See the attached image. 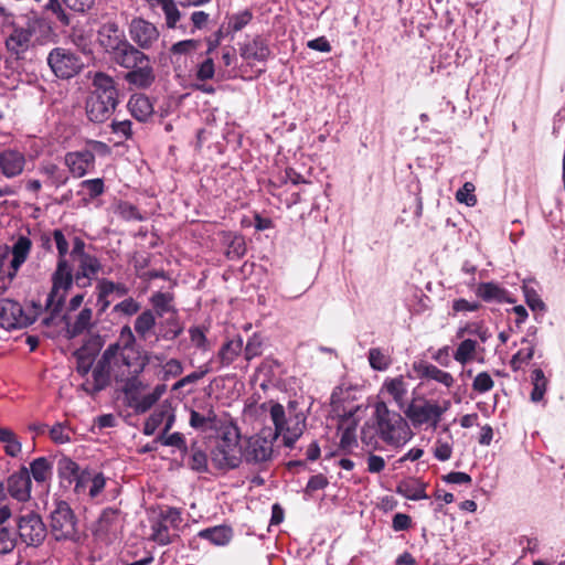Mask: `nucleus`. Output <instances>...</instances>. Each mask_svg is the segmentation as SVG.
I'll use <instances>...</instances> for the list:
<instances>
[{
  "instance_id": "59",
  "label": "nucleus",
  "mask_w": 565,
  "mask_h": 565,
  "mask_svg": "<svg viewBox=\"0 0 565 565\" xmlns=\"http://www.w3.org/2000/svg\"><path fill=\"white\" fill-rule=\"evenodd\" d=\"M534 355V347L530 345L526 349L519 350L515 354H513L512 359L510 360V366L511 369L516 372L521 369L522 364L527 363L530 360H532Z\"/></svg>"
},
{
  "instance_id": "20",
  "label": "nucleus",
  "mask_w": 565,
  "mask_h": 565,
  "mask_svg": "<svg viewBox=\"0 0 565 565\" xmlns=\"http://www.w3.org/2000/svg\"><path fill=\"white\" fill-rule=\"evenodd\" d=\"M126 40L124 31L119 28L118 23L113 21L102 24L97 31V42L108 54Z\"/></svg>"
},
{
  "instance_id": "39",
  "label": "nucleus",
  "mask_w": 565,
  "mask_h": 565,
  "mask_svg": "<svg viewBox=\"0 0 565 565\" xmlns=\"http://www.w3.org/2000/svg\"><path fill=\"white\" fill-rule=\"evenodd\" d=\"M79 466L70 457L63 456L57 461V475L63 482H67L70 486L73 484Z\"/></svg>"
},
{
  "instance_id": "24",
  "label": "nucleus",
  "mask_w": 565,
  "mask_h": 565,
  "mask_svg": "<svg viewBox=\"0 0 565 565\" xmlns=\"http://www.w3.org/2000/svg\"><path fill=\"white\" fill-rule=\"evenodd\" d=\"M124 79L130 85L137 88H148L150 87L154 79V71L149 62H145L142 64L136 65L135 68H130L124 76Z\"/></svg>"
},
{
  "instance_id": "63",
  "label": "nucleus",
  "mask_w": 565,
  "mask_h": 565,
  "mask_svg": "<svg viewBox=\"0 0 565 565\" xmlns=\"http://www.w3.org/2000/svg\"><path fill=\"white\" fill-rule=\"evenodd\" d=\"M132 124L129 119L116 120L114 119L110 124L111 132L122 137L125 140L132 137Z\"/></svg>"
},
{
  "instance_id": "55",
  "label": "nucleus",
  "mask_w": 565,
  "mask_h": 565,
  "mask_svg": "<svg viewBox=\"0 0 565 565\" xmlns=\"http://www.w3.org/2000/svg\"><path fill=\"white\" fill-rule=\"evenodd\" d=\"M157 403L156 397L152 395L146 394L142 397L137 396L132 398V402H128V407L132 408L136 414H145L147 413L154 404Z\"/></svg>"
},
{
  "instance_id": "62",
  "label": "nucleus",
  "mask_w": 565,
  "mask_h": 565,
  "mask_svg": "<svg viewBox=\"0 0 565 565\" xmlns=\"http://www.w3.org/2000/svg\"><path fill=\"white\" fill-rule=\"evenodd\" d=\"M164 416L166 412L163 411L151 414L143 424L142 433L146 436H152L158 427L162 424Z\"/></svg>"
},
{
  "instance_id": "21",
  "label": "nucleus",
  "mask_w": 565,
  "mask_h": 565,
  "mask_svg": "<svg viewBox=\"0 0 565 565\" xmlns=\"http://www.w3.org/2000/svg\"><path fill=\"white\" fill-rule=\"evenodd\" d=\"M416 376L420 380H433L446 387H451L455 383L454 376L446 371L426 361H415L412 365Z\"/></svg>"
},
{
  "instance_id": "51",
  "label": "nucleus",
  "mask_w": 565,
  "mask_h": 565,
  "mask_svg": "<svg viewBox=\"0 0 565 565\" xmlns=\"http://www.w3.org/2000/svg\"><path fill=\"white\" fill-rule=\"evenodd\" d=\"M215 75V64L211 56L196 65L194 78L196 82H206Z\"/></svg>"
},
{
  "instance_id": "13",
  "label": "nucleus",
  "mask_w": 565,
  "mask_h": 565,
  "mask_svg": "<svg viewBox=\"0 0 565 565\" xmlns=\"http://www.w3.org/2000/svg\"><path fill=\"white\" fill-rule=\"evenodd\" d=\"M273 440L266 436L255 435L246 440L243 447V459L247 463H262L271 459L273 456Z\"/></svg>"
},
{
  "instance_id": "28",
  "label": "nucleus",
  "mask_w": 565,
  "mask_h": 565,
  "mask_svg": "<svg viewBox=\"0 0 565 565\" xmlns=\"http://www.w3.org/2000/svg\"><path fill=\"white\" fill-rule=\"evenodd\" d=\"M127 108L130 115L140 122H146L154 113L150 98L145 94L131 95Z\"/></svg>"
},
{
  "instance_id": "11",
  "label": "nucleus",
  "mask_w": 565,
  "mask_h": 565,
  "mask_svg": "<svg viewBox=\"0 0 565 565\" xmlns=\"http://www.w3.org/2000/svg\"><path fill=\"white\" fill-rule=\"evenodd\" d=\"M40 311L41 306H38L35 315L29 316L19 302L11 299H0V328L6 330L25 328L35 321Z\"/></svg>"
},
{
  "instance_id": "31",
  "label": "nucleus",
  "mask_w": 565,
  "mask_h": 565,
  "mask_svg": "<svg viewBox=\"0 0 565 565\" xmlns=\"http://www.w3.org/2000/svg\"><path fill=\"white\" fill-rule=\"evenodd\" d=\"M147 363V360L143 361L138 370H135L130 376L124 380L121 392L125 395L126 405H128V402H132V398L139 396L140 391L146 387L143 382L139 379V374L145 370Z\"/></svg>"
},
{
  "instance_id": "48",
  "label": "nucleus",
  "mask_w": 565,
  "mask_h": 565,
  "mask_svg": "<svg viewBox=\"0 0 565 565\" xmlns=\"http://www.w3.org/2000/svg\"><path fill=\"white\" fill-rule=\"evenodd\" d=\"M191 457L189 460V467L200 473L207 472L209 470V458L207 455L196 447V443L191 446Z\"/></svg>"
},
{
  "instance_id": "37",
  "label": "nucleus",
  "mask_w": 565,
  "mask_h": 565,
  "mask_svg": "<svg viewBox=\"0 0 565 565\" xmlns=\"http://www.w3.org/2000/svg\"><path fill=\"white\" fill-rule=\"evenodd\" d=\"M224 241L227 244L225 255L228 259H239L246 254V243L243 235L226 233Z\"/></svg>"
},
{
  "instance_id": "52",
  "label": "nucleus",
  "mask_w": 565,
  "mask_h": 565,
  "mask_svg": "<svg viewBox=\"0 0 565 565\" xmlns=\"http://www.w3.org/2000/svg\"><path fill=\"white\" fill-rule=\"evenodd\" d=\"M475 191L476 186L472 182H465L462 188L456 192V200L467 206H475L478 202Z\"/></svg>"
},
{
  "instance_id": "22",
  "label": "nucleus",
  "mask_w": 565,
  "mask_h": 565,
  "mask_svg": "<svg viewBox=\"0 0 565 565\" xmlns=\"http://www.w3.org/2000/svg\"><path fill=\"white\" fill-rule=\"evenodd\" d=\"M239 55L247 62H266L270 55V49L267 41L263 36L257 35L241 45Z\"/></svg>"
},
{
  "instance_id": "8",
  "label": "nucleus",
  "mask_w": 565,
  "mask_h": 565,
  "mask_svg": "<svg viewBox=\"0 0 565 565\" xmlns=\"http://www.w3.org/2000/svg\"><path fill=\"white\" fill-rule=\"evenodd\" d=\"M17 534L26 546L39 547L46 539L47 530L40 514L29 511L15 520Z\"/></svg>"
},
{
  "instance_id": "15",
  "label": "nucleus",
  "mask_w": 565,
  "mask_h": 565,
  "mask_svg": "<svg viewBox=\"0 0 565 565\" xmlns=\"http://www.w3.org/2000/svg\"><path fill=\"white\" fill-rule=\"evenodd\" d=\"M95 154L88 149L70 151L64 156V163L68 169V175L83 178L95 168Z\"/></svg>"
},
{
  "instance_id": "27",
  "label": "nucleus",
  "mask_w": 565,
  "mask_h": 565,
  "mask_svg": "<svg viewBox=\"0 0 565 565\" xmlns=\"http://www.w3.org/2000/svg\"><path fill=\"white\" fill-rule=\"evenodd\" d=\"M92 87L90 94L106 97L107 100H119V92L115 79L104 72H96L94 74Z\"/></svg>"
},
{
  "instance_id": "5",
  "label": "nucleus",
  "mask_w": 565,
  "mask_h": 565,
  "mask_svg": "<svg viewBox=\"0 0 565 565\" xmlns=\"http://www.w3.org/2000/svg\"><path fill=\"white\" fill-rule=\"evenodd\" d=\"M373 418L376 434L385 444L399 446L411 439L412 430L406 419L399 413L391 411L385 402L375 403Z\"/></svg>"
},
{
  "instance_id": "50",
  "label": "nucleus",
  "mask_w": 565,
  "mask_h": 565,
  "mask_svg": "<svg viewBox=\"0 0 565 565\" xmlns=\"http://www.w3.org/2000/svg\"><path fill=\"white\" fill-rule=\"evenodd\" d=\"M160 8L164 13L167 28L175 29L178 26V22L181 19V12L177 7L175 1L166 0L161 3Z\"/></svg>"
},
{
  "instance_id": "16",
  "label": "nucleus",
  "mask_w": 565,
  "mask_h": 565,
  "mask_svg": "<svg viewBox=\"0 0 565 565\" xmlns=\"http://www.w3.org/2000/svg\"><path fill=\"white\" fill-rule=\"evenodd\" d=\"M118 104L119 100L107 102L106 97L89 93L85 103L87 118L93 122H104L114 114Z\"/></svg>"
},
{
  "instance_id": "40",
  "label": "nucleus",
  "mask_w": 565,
  "mask_h": 565,
  "mask_svg": "<svg viewBox=\"0 0 565 565\" xmlns=\"http://www.w3.org/2000/svg\"><path fill=\"white\" fill-rule=\"evenodd\" d=\"M253 20V12L245 9L226 17L227 33H236L243 30Z\"/></svg>"
},
{
  "instance_id": "4",
  "label": "nucleus",
  "mask_w": 565,
  "mask_h": 565,
  "mask_svg": "<svg viewBox=\"0 0 565 565\" xmlns=\"http://www.w3.org/2000/svg\"><path fill=\"white\" fill-rule=\"evenodd\" d=\"M213 467L218 471H230L239 467L243 460V446L241 433L236 425L228 424L221 427V436L210 452Z\"/></svg>"
},
{
  "instance_id": "49",
  "label": "nucleus",
  "mask_w": 565,
  "mask_h": 565,
  "mask_svg": "<svg viewBox=\"0 0 565 565\" xmlns=\"http://www.w3.org/2000/svg\"><path fill=\"white\" fill-rule=\"evenodd\" d=\"M156 443H160L163 446H171L178 448L182 454H186L189 448L183 434L175 431L173 434L161 433L157 436Z\"/></svg>"
},
{
  "instance_id": "32",
  "label": "nucleus",
  "mask_w": 565,
  "mask_h": 565,
  "mask_svg": "<svg viewBox=\"0 0 565 565\" xmlns=\"http://www.w3.org/2000/svg\"><path fill=\"white\" fill-rule=\"evenodd\" d=\"M396 492L404 498L413 501L427 499L426 483L418 481L417 479L402 480L397 487Z\"/></svg>"
},
{
  "instance_id": "43",
  "label": "nucleus",
  "mask_w": 565,
  "mask_h": 565,
  "mask_svg": "<svg viewBox=\"0 0 565 565\" xmlns=\"http://www.w3.org/2000/svg\"><path fill=\"white\" fill-rule=\"evenodd\" d=\"M92 373L93 382L84 383L82 387L86 393L94 395L105 390L110 384V375L96 369H93Z\"/></svg>"
},
{
  "instance_id": "61",
  "label": "nucleus",
  "mask_w": 565,
  "mask_h": 565,
  "mask_svg": "<svg viewBox=\"0 0 565 565\" xmlns=\"http://www.w3.org/2000/svg\"><path fill=\"white\" fill-rule=\"evenodd\" d=\"M44 8L45 10L51 11L62 25L67 26L71 24V17L63 9L60 0H49Z\"/></svg>"
},
{
  "instance_id": "29",
  "label": "nucleus",
  "mask_w": 565,
  "mask_h": 565,
  "mask_svg": "<svg viewBox=\"0 0 565 565\" xmlns=\"http://www.w3.org/2000/svg\"><path fill=\"white\" fill-rule=\"evenodd\" d=\"M74 260L78 263V268L76 273L72 271V285L74 280H81L82 278H96L102 269L100 260L92 254L81 255Z\"/></svg>"
},
{
  "instance_id": "34",
  "label": "nucleus",
  "mask_w": 565,
  "mask_h": 565,
  "mask_svg": "<svg viewBox=\"0 0 565 565\" xmlns=\"http://www.w3.org/2000/svg\"><path fill=\"white\" fill-rule=\"evenodd\" d=\"M174 297L170 292L156 291L150 297L149 301L152 306L154 316L161 318L166 313H177L173 307Z\"/></svg>"
},
{
  "instance_id": "17",
  "label": "nucleus",
  "mask_w": 565,
  "mask_h": 565,
  "mask_svg": "<svg viewBox=\"0 0 565 565\" xmlns=\"http://www.w3.org/2000/svg\"><path fill=\"white\" fill-rule=\"evenodd\" d=\"M31 486L32 481L26 467H22L7 480L9 494L20 502H25L31 498Z\"/></svg>"
},
{
  "instance_id": "6",
  "label": "nucleus",
  "mask_w": 565,
  "mask_h": 565,
  "mask_svg": "<svg viewBox=\"0 0 565 565\" xmlns=\"http://www.w3.org/2000/svg\"><path fill=\"white\" fill-rule=\"evenodd\" d=\"M448 405L447 402L445 406H440L436 401L428 399L424 395H416L404 407V414L415 428L429 425L435 429L448 409Z\"/></svg>"
},
{
  "instance_id": "53",
  "label": "nucleus",
  "mask_w": 565,
  "mask_h": 565,
  "mask_svg": "<svg viewBox=\"0 0 565 565\" xmlns=\"http://www.w3.org/2000/svg\"><path fill=\"white\" fill-rule=\"evenodd\" d=\"M201 45L200 40L189 39L179 41L170 47V53L173 55H188L195 52Z\"/></svg>"
},
{
  "instance_id": "9",
  "label": "nucleus",
  "mask_w": 565,
  "mask_h": 565,
  "mask_svg": "<svg viewBox=\"0 0 565 565\" xmlns=\"http://www.w3.org/2000/svg\"><path fill=\"white\" fill-rule=\"evenodd\" d=\"M46 61L53 74L61 79L76 76L84 67L82 58L75 52L64 47H54Z\"/></svg>"
},
{
  "instance_id": "38",
  "label": "nucleus",
  "mask_w": 565,
  "mask_h": 565,
  "mask_svg": "<svg viewBox=\"0 0 565 565\" xmlns=\"http://www.w3.org/2000/svg\"><path fill=\"white\" fill-rule=\"evenodd\" d=\"M52 469L53 466L46 457H39L30 463L29 472L38 483H42L51 479Z\"/></svg>"
},
{
  "instance_id": "12",
  "label": "nucleus",
  "mask_w": 565,
  "mask_h": 565,
  "mask_svg": "<svg viewBox=\"0 0 565 565\" xmlns=\"http://www.w3.org/2000/svg\"><path fill=\"white\" fill-rule=\"evenodd\" d=\"M60 319L65 326V337L67 339L77 338L85 332H88L94 326L93 309L85 306L77 315L72 317V313H62L54 318L51 326L56 324L55 320ZM50 327V324L47 326Z\"/></svg>"
},
{
  "instance_id": "46",
  "label": "nucleus",
  "mask_w": 565,
  "mask_h": 565,
  "mask_svg": "<svg viewBox=\"0 0 565 565\" xmlns=\"http://www.w3.org/2000/svg\"><path fill=\"white\" fill-rule=\"evenodd\" d=\"M367 359L370 366L375 371H386L392 364L391 356L380 348H371Z\"/></svg>"
},
{
  "instance_id": "30",
  "label": "nucleus",
  "mask_w": 565,
  "mask_h": 565,
  "mask_svg": "<svg viewBox=\"0 0 565 565\" xmlns=\"http://www.w3.org/2000/svg\"><path fill=\"white\" fill-rule=\"evenodd\" d=\"M382 393H387L401 409L405 407V396L407 394V383L403 375L387 377L381 388Z\"/></svg>"
},
{
  "instance_id": "1",
  "label": "nucleus",
  "mask_w": 565,
  "mask_h": 565,
  "mask_svg": "<svg viewBox=\"0 0 565 565\" xmlns=\"http://www.w3.org/2000/svg\"><path fill=\"white\" fill-rule=\"evenodd\" d=\"M57 249V263L52 274V287L46 297L44 310L47 316L42 320L44 326L53 322L54 318L63 311L68 290L72 288V266L67 259L68 242L62 230H54L52 233Z\"/></svg>"
},
{
  "instance_id": "64",
  "label": "nucleus",
  "mask_w": 565,
  "mask_h": 565,
  "mask_svg": "<svg viewBox=\"0 0 565 565\" xmlns=\"http://www.w3.org/2000/svg\"><path fill=\"white\" fill-rule=\"evenodd\" d=\"M525 302L532 310H545V303L533 288L523 287Z\"/></svg>"
},
{
  "instance_id": "26",
  "label": "nucleus",
  "mask_w": 565,
  "mask_h": 565,
  "mask_svg": "<svg viewBox=\"0 0 565 565\" xmlns=\"http://www.w3.org/2000/svg\"><path fill=\"white\" fill-rule=\"evenodd\" d=\"M12 511L9 505L0 507V554L12 552L17 545V533L6 525L11 518Z\"/></svg>"
},
{
  "instance_id": "14",
  "label": "nucleus",
  "mask_w": 565,
  "mask_h": 565,
  "mask_svg": "<svg viewBox=\"0 0 565 565\" xmlns=\"http://www.w3.org/2000/svg\"><path fill=\"white\" fill-rule=\"evenodd\" d=\"M109 56L114 63L126 70L135 68L136 65L149 62V56L128 40L111 51Z\"/></svg>"
},
{
  "instance_id": "44",
  "label": "nucleus",
  "mask_w": 565,
  "mask_h": 565,
  "mask_svg": "<svg viewBox=\"0 0 565 565\" xmlns=\"http://www.w3.org/2000/svg\"><path fill=\"white\" fill-rule=\"evenodd\" d=\"M533 390L531 392V399L534 403L541 402L544 397L547 387V379L541 369H534L531 375Z\"/></svg>"
},
{
  "instance_id": "41",
  "label": "nucleus",
  "mask_w": 565,
  "mask_h": 565,
  "mask_svg": "<svg viewBox=\"0 0 565 565\" xmlns=\"http://www.w3.org/2000/svg\"><path fill=\"white\" fill-rule=\"evenodd\" d=\"M0 443L4 444V452L10 457H17L21 452V443L10 428H0Z\"/></svg>"
},
{
  "instance_id": "23",
  "label": "nucleus",
  "mask_w": 565,
  "mask_h": 565,
  "mask_svg": "<svg viewBox=\"0 0 565 565\" xmlns=\"http://www.w3.org/2000/svg\"><path fill=\"white\" fill-rule=\"evenodd\" d=\"M38 172L44 178L43 183L49 188L58 189L70 180L68 172L52 161L41 162Z\"/></svg>"
},
{
  "instance_id": "2",
  "label": "nucleus",
  "mask_w": 565,
  "mask_h": 565,
  "mask_svg": "<svg viewBox=\"0 0 565 565\" xmlns=\"http://www.w3.org/2000/svg\"><path fill=\"white\" fill-rule=\"evenodd\" d=\"M0 17V33L4 38L6 49L17 57L22 56L31 47L40 19L36 15H17L7 10L1 1Z\"/></svg>"
},
{
  "instance_id": "19",
  "label": "nucleus",
  "mask_w": 565,
  "mask_h": 565,
  "mask_svg": "<svg viewBox=\"0 0 565 565\" xmlns=\"http://www.w3.org/2000/svg\"><path fill=\"white\" fill-rule=\"evenodd\" d=\"M243 354V337L237 334L233 338H227L215 355V361L218 363V369H224L233 365L238 358Z\"/></svg>"
},
{
  "instance_id": "42",
  "label": "nucleus",
  "mask_w": 565,
  "mask_h": 565,
  "mask_svg": "<svg viewBox=\"0 0 565 565\" xmlns=\"http://www.w3.org/2000/svg\"><path fill=\"white\" fill-rule=\"evenodd\" d=\"M156 326V316L152 310H143L135 320V331L145 339Z\"/></svg>"
},
{
  "instance_id": "7",
  "label": "nucleus",
  "mask_w": 565,
  "mask_h": 565,
  "mask_svg": "<svg viewBox=\"0 0 565 565\" xmlns=\"http://www.w3.org/2000/svg\"><path fill=\"white\" fill-rule=\"evenodd\" d=\"M50 527L56 541H76L77 519L65 501H58L50 515Z\"/></svg>"
},
{
  "instance_id": "58",
  "label": "nucleus",
  "mask_w": 565,
  "mask_h": 565,
  "mask_svg": "<svg viewBox=\"0 0 565 565\" xmlns=\"http://www.w3.org/2000/svg\"><path fill=\"white\" fill-rule=\"evenodd\" d=\"M96 296L97 317H102L110 307L111 301L109 299L110 294L104 288V286L99 281L96 285Z\"/></svg>"
},
{
  "instance_id": "54",
  "label": "nucleus",
  "mask_w": 565,
  "mask_h": 565,
  "mask_svg": "<svg viewBox=\"0 0 565 565\" xmlns=\"http://www.w3.org/2000/svg\"><path fill=\"white\" fill-rule=\"evenodd\" d=\"M141 306L132 297L125 298L122 301L114 306L113 312L120 313L126 317H131L139 312Z\"/></svg>"
},
{
  "instance_id": "10",
  "label": "nucleus",
  "mask_w": 565,
  "mask_h": 565,
  "mask_svg": "<svg viewBox=\"0 0 565 565\" xmlns=\"http://www.w3.org/2000/svg\"><path fill=\"white\" fill-rule=\"evenodd\" d=\"M128 33L140 51H150L160 41V31L157 25L141 17H135L128 24Z\"/></svg>"
},
{
  "instance_id": "35",
  "label": "nucleus",
  "mask_w": 565,
  "mask_h": 565,
  "mask_svg": "<svg viewBox=\"0 0 565 565\" xmlns=\"http://www.w3.org/2000/svg\"><path fill=\"white\" fill-rule=\"evenodd\" d=\"M263 350H264V339H263L262 334L257 333V332L253 333L248 338L245 347L243 345V356H244V360L246 363L242 369H244L246 371L249 366L250 361L263 354Z\"/></svg>"
},
{
  "instance_id": "36",
  "label": "nucleus",
  "mask_w": 565,
  "mask_h": 565,
  "mask_svg": "<svg viewBox=\"0 0 565 565\" xmlns=\"http://www.w3.org/2000/svg\"><path fill=\"white\" fill-rule=\"evenodd\" d=\"M32 247V242L26 236H19L12 247L11 267L17 271L26 260Z\"/></svg>"
},
{
  "instance_id": "57",
  "label": "nucleus",
  "mask_w": 565,
  "mask_h": 565,
  "mask_svg": "<svg viewBox=\"0 0 565 565\" xmlns=\"http://www.w3.org/2000/svg\"><path fill=\"white\" fill-rule=\"evenodd\" d=\"M74 356L76 359V372L81 376H86L93 370V364L96 358L81 353L77 350L74 352Z\"/></svg>"
},
{
  "instance_id": "3",
  "label": "nucleus",
  "mask_w": 565,
  "mask_h": 565,
  "mask_svg": "<svg viewBox=\"0 0 565 565\" xmlns=\"http://www.w3.org/2000/svg\"><path fill=\"white\" fill-rule=\"evenodd\" d=\"M269 413L275 426L273 439H277L282 435L284 446L292 448L296 441L302 436L307 422L303 412L298 411V402L290 401L287 411L281 404L273 403Z\"/></svg>"
},
{
  "instance_id": "60",
  "label": "nucleus",
  "mask_w": 565,
  "mask_h": 565,
  "mask_svg": "<svg viewBox=\"0 0 565 565\" xmlns=\"http://www.w3.org/2000/svg\"><path fill=\"white\" fill-rule=\"evenodd\" d=\"M94 471L90 469L79 470L74 480V491L76 494L86 493L88 486H90Z\"/></svg>"
},
{
  "instance_id": "47",
  "label": "nucleus",
  "mask_w": 565,
  "mask_h": 565,
  "mask_svg": "<svg viewBox=\"0 0 565 565\" xmlns=\"http://www.w3.org/2000/svg\"><path fill=\"white\" fill-rule=\"evenodd\" d=\"M478 343L472 339H465L460 342L454 353V359L460 364H466L473 359Z\"/></svg>"
},
{
  "instance_id": "18",
  "label": "nucleus",
  "mask_w": 565,
  "mask_h": 565,
  "mask_svg": "<svg viewBox=\"0 0 565 565\" xmlns=\"http://www.w3.org/2000/svg\"><path fill=\"white\" fill-rule=\"evenodd\" d=\"M26 159L23 152L17 149H3L0 151V171L8 179L20 175L25 167Z\"/></svg>"
},
{
  "instance_id": "45",
  "label": "nucleus",
  "mask_w": 565,
  "mask_h": 565,
  "mask_svg": "<svg viewBox=\"0 0 565 565\" xmlns=\"http://www.w3.org/2000/svg\"><path fill=\"white\" fill-rule=\"evenodd\" d=\"M105 344V339L99 333L87 332V337L81 348L77 349L81 353L88 354L90 356H97Z\"/></svg>"
},
{
  "instance_id": "33",
  "label": "nucleus",
  "mask_w": 565,
  "mask_h": 565,
  "mask_svg": "<svg viewBox=\"0 0 565 565\" xmlns=\"http://www.w3.org/2000/svg\"><path fill=\"white\" fill-rule=\"evenodd\" d=\"M199 536L210 541L214 545L224 546L231 542L233 530L227 525H217L200 531Z\"/></svg>"
},
{
  "instance_id": "25",
  "label": "nucleus",
  "mask_w": 565,
  "mask_h": 565,
  "mask_svg": "<svg viewBox=\"0 0 565 565\" xmlns=\"http://www.w3.org/2000/svg\"><path fill=\"white\" fill-rule=\"evenodd\" d=\"M475 292L477 297L481 298L486 302H514V299L507 289L492 281L480 282Z\"/></svg>"
},
{
  "instance_id": "56",
  "label": "nucleus",
  "mask_w": 565,
  "mask_h": 565,
  "mask_svg": "<svg viewBox=\"0 0 565 565\" xmlns=\"http://www.w3.org/2000/svg\"><path fill=\"white\" fill-rule=\"evenodd\" d=\"M494 387V381L491 375L483 371L477 374L472 382V390L479 394L487 393Z\"/></svg>"
}]
</instances>
